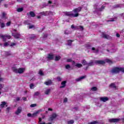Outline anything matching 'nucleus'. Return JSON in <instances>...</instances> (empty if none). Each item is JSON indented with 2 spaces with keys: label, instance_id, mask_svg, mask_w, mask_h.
I'll use <instances>...</instances> for the list:
<instances>
[{
  "label": "nucleus",
  "instance_id": "obj_63",
  "mask_svg": "<svg viewBox=\"0 0 124 124\" xmlns=\"http://www.w3.org/2000/svg\"><path fill=\"white\" fill-rule=\"evenodd\" d=\"M116 36H117V37H120V34L117 33L116 34Z\"/></svg>",
  "mask_w": 124,
  "mask_h": 124
},
{
  "label": "nucleus",
  "instance_id": "obj_17",
  "mask_svg": "<svg viewBox=\"0 0 124 124\" xmlns=\"http://www.w3.org/2000/svg\"><path fill=\"white\" fill-rule=\"evenodd\" d=\"M118 17L114 16L113 18H111L110 20H108V22H114V21H117Z\"/></svg>",
  "mask_w": 124,
  "mask_h": 124
},
{
  "label": "nucleus",
  "instance_id": "obj_25",
  "mask_svg": "<svg viewBox=\"0 0 124 124\" xmlns=\"http://www.w3.org/2000/svg\"><path fill=\"white\" fill-rule=\"evenodd\" d=\"M67 124H74V120H71L68 121Z\"/></svg>",
  "mask_w": 124,
  "mask_h": 124
},
{
  "label": "nucleus",
  "instance_id": "obj_11",
  "mask_svg": "<svg viewBox=\"0 0 124 124\" xmlns=\"http://www.w3.org/2000/svg\"><path fill=\"white\" fill-rule=\"evenodd\" d=\"M41 112H42V109H39L37 110L32 114V117H36V116H37L39 113H41Z\"/></svg>",
  "mask_w": 124,
  "mask_h": 124
},
{
  "label": "nucleus",
  "instance_id": "obj_4",
  "mask_svg": "<svg viewBox=\"0 0 124 124\" xmlns=\"http://www.w3.org/2000/svg\"><path fill=\"white\" fill-rule=\"evenodd\" d=\"M120 71L124 72V68L115 67L111 69L110 72L112 74H117V73H119Z\"/></svg>",
  "mask_w": 124,
  "mask_h": 124
},
{
  "label": "nucleus",
  "instance_id": "obj_21",
  "mask_svg": "<svg viewBox=\"0 0 124 124\" xmlns=\"http://www.w3.org/2000/svg\"><path fill=\"white\" fill-rule=\"evenodd\" d=\"M29 37L31 39H33V38H35V36L34 34H31L29 35Z\"/></svg>",
  "mask_w": 124,
  "mask_h": 124
},
{
  "label": "nucleus",
  "instance_id": "obj_10",
  "mask_svg": "<svg viewBox=\"0 0 124 124\" xmlns=\"http://www.w3.org/2000/svg\"><path fill=\"white\" fill-rule=\"evenodd\" d=\"M102 37H103V38H106V39H111V38H112V37L109 35H107L104 33H102Z\"/></svg>",
  "mask_w": 124,
  "mask_h": 124
},
{
  "label": "nucleus",
  "instance_id": "obj_59",
  "mask_svg": "<svg viewBox=\"0 0 124 124\" xmlns=\"http://www.w3.org/2000/svg\"><path fill=\"white\" fill-rule=\"evenodd\" d=\"M11 24V23L10 22H7V24H6V26H10Z\"/></svg>",
  "mask_w": 124,
  "mask_h": 124
},
{
  "label": "nucleus",
  "instance_id": "obj_44",
  "mask_svg": "<svg viewBox=\"0 0 124 124\" xmlns=\"http://www.w3.org/2000/svg\"><path fill=\"white\" fill-rule=\"evenodd\" d=\"M8 45H9V42H5L4 44V46L5 47L6 46H8Z\"/></svg>",
  "mask_w": 124,
  "mask_h": 124
},
{
  "label": "nucleus",
  "instance_id": "obj_36",
  "mask_svg": "<svg viewBox=\"0 0 124 124\" xmlns=\"http://www.w3.org/2000/svg\"><path fill=\"white\" fill-rule=\"evenodd\" d=\"M61 59V56H56L55 57V61H59Z\"/></svg>",
  "mask_w": 124,
  "mask_h": 124
},
{
  "label": "nucleus",
  "instance_id": "obj_1",
  "mask_svg": "<svg viewBox=\"0 0 124 124\" xmlns=\"http://www.w3.org/2000/svg\"><path fill=\"white\" fill-rule=\"evenodd\" d=\"M82 10V8L81 7H79L78 8L75 9L73 11V12H74V13L76 14H73V13L71 12H66L65 13L66 16H72V17H78V16L79 15V14L78 13V12H80L81 10Z\"/></svg>",
  "mask_w": 124,
  "mask_h": 124
},
{
  "label": "nucleus",
  "instance_id": "obj_54",
  "mask_svg": "<svg viewBox=\"0 0 124 124\" xmlns=\"http://www.w3.org/2000/svg\"><path fill=\"white\" fill-rule=\"evenodd\" d=\"M33 28H34V25H30L29 26V29H33Z\"/></svg>",
  "mask_w": 124,
  "mask_h": 124
},
{
  "label": "nucleus",
  "instance_id": "obj_27",
  "mask_svg": "<svg viewBox=\"0 0 124 124\" xmlns=\"http://www.w3.org/2000/svg\"><path fill=\"white\" fill-rule=\"evenodd\" d=\"M100 124V123L97 121H93L92 122H91L90 123H89L88 124Z\"/></svg>",
  "mask_w": 124,
  "mask_h": 124
},
{
  "label": "nucleus",
  "instance_id": "obj_51",
  "mask_svg": "<svg viewBox=\"0 0 124 124\" xmlns=\"http://www.w3.org/2000/svg\"><path fill=\"white\" fill-rule=\"evenodd\" d=\"M57 80L58 81H62V78L60 77H57Z\"/></svg>",
  "mask_w": 124,
  "mask_h": 124
},
{
  "label": "nucleus",
  "instance_id": "obj_19",
  "mask_svg": "<svg viewBox=\"0 0 124 124\" xmlns=\"http://www.w3.org/2000/svg\"><path fill=\"white\" fill-rule=\"evenodd\" d=\"M45 85L46 86H49V85H51L52 84V81L51 80H48L47 81H46L45 82Z\"/></svg>",
  "mask_w": 124,
  "mask_h": 124
},
{
  "label": "nucleus",
  "instance_id": "obj_53",
  "mask_svg": "<svg viewBox=\"0 0 124 124\" xmlns=\"http://www.w3.org/2000/svg\"><path fill=\"white\" fill-rule=\"evenodd\" d=\"M86 47L87 48V49H91V46L90 45H87L86 46Z\"/></svg>",
  "mask_w": 124,
  "mask_h": 124
},
{
  "label": "nucleus",
  "instance_id": "obj_3",
  "mask_svg": "<svg viewBox=\"0 0 124 124\" xmlns=\"http://www.w3.org/2000/svg\"><path fill=\"white\" fill-rule=\"evenodd\" d=\"M104 63H105V62L103 61H92L88 63L87 65L88 66H92L94 65V64H104Z\"/></svg>",
  "mask_w": 124,
  "mask_h": 124
},
{
  "label": "nucleus",
  "instance_id": "obj_15",
  "mask_svg": "<svg viewBox=\"0 0 124 124\" xmlns=\"http://www.w3.org/2000/svg\"><path fill=\"white\" fill-rule=\"evenodd\" d=\"M46 58L48 60H53L54 59V55L52 54H49Z\"/></svg>",
  "mask_w": 124,
  "mask_h": 124
},
{
  "label": "nucleus",
  "instance_id": "obj_22",
  "mask_svg": "<svg viewBox=\"0 0 124 124\" xmlns=\"http://www.w3.org/2000/svg\"><path fill=\"white\" fill-rule=\"evenodd\" d=\"M50 92H51V89H46L45 92V94H49L50 93Z\"/></svg>",
  "mask_w": 124,
  "mask_h": 124
},
{
  "label": "nucleus",
  "instance_id": "obj_64",
  "mask_svg": "<svg viewBox=\"0 0 124 124\" xmlns=\"http://www.w3.org/2000/svg\"><path fill=\"white\" fill-rule=\"evenodd\" d=\"M48 111H53V109H52V108H48Z\"/></svg>",
  "mask_w": 124,
  "mask_h": 124
},
{
  "label": "nucleus",
  "instance_id": "obj_50",
  "mask_svg": "<svg viewBox=\"0 0 124 124\" xmlns=\"http://www.w3.org/2000/svg\"><path fill=\"white\" fill-rule=\"evenodd\" d=\"M67 62H72V59H67Z\"/></svg>",
  "mask_w": 124,
  "mask_h": 124
},
{
  "label": "nucleus",
  "instance_id": "obj_13",
  "mask_svg": "<svg viewBox=\"0 0 124 124\" xmlns=\"http://www.w3.org/2000/svg\"><path fill=\"white\" fill-rule=\"evenodd\" d=\"M21 112H22V108L21 107H19L17 108L16 111L15 112V114L16 115H19V114H21Z\"/></svg>",
  "mask_w": 124,
  "mask_h": 124
},
{
  "label": "nucleus",
  "instance_id": "obj_8",
  "mask_svg": "<svg viewBox=\"0 0 124 124\" xmlns=\"http://www.w3.org/2000/svg\"><path fill=\"white\" fill-rule=\"evenodd\" d=\"M100 101H103V102H106V101H108L109 100V98L108 97H101L99 98Z\"/></svg>",
  "mask_w": 124,
  "mask_h": 124
},
{
  "label": "nucleus",
  "instance_id": "obj_48",
  "mask_svg": "<svg viewBox=\"0 0 124 124\" xmlns=\"http://www.w3.org/2000/svg\"><path fill=\"white\" fill-rule=\"evenodd\" d=\"M15 45H16V43H12L10 45V46L11 47H13V46H15Z\"/></svg>",
  "mask_w": 124,
  "mask_h": 124
},
{
  "label": "nucleus",
  "instance_id": "obj_29",
  "mask_svg": "<svg viewBox=\"0 0 124 124\" xmlns=\"http://www.w3.org/2000/svg\"><path fill=\"white\" fill-rule=\"evenodd\" d=\"M24 10V9L23 8H19L17 9V12H22Z\"/></svg>",
  "mask_w": 124,
  "mask_h": 124
},
{
  "label": "nucleus",
  "instance_id": "obj_16",
  "mask_svg": "<svg viewBox=\"0 0 124 124\" xmlns=\"http://www.w3.org/2000/svg\"><path fill=\"white\" fill-rule=\"evenodd\" d=\"M85 78H86V76H83L78 78L76 79V81H77V82H79V81H81V80H83V79H85Z\"/></svg>",
  "mask_w": 124,
  "mask_h": 124
},
{
  "label": "nucleus",
  "instance_id": "obj_40",
  "mask_svg": "<svg viewBox=\"0 0 124 124\" xmlns=\"http://www.w3.org/2000/svg\"><path fill=\"white\" fill-rule=\"evenodd\" d=\"M30 89H34V85L32 83L30 84Z\"/></svg>",
  "mask_w": 124,
  "mask_h": 124
},
{
  "label": "nucleus",
  "instance_id": "obj_6",
  "mask_svg": "<svg viewBox=\"0 0 124 124\" xmlns=\"http://www.w3.org/2000/svg\"><path fill=\"white\" fill-rule=\"evenodd\" d=\"M14 32H12V35L15 37V38H20V36H21V35H20V33L16 32V30L14 29L13 30Z\"/></svg>",
  "mask_w": 124,
  "mask_h": 124
},
{
  "label": "nucleus",
  "instance_id": "obj_41",
  "mask_svg": "<svg viewBox=\"0 0 124 124\" xmlns=\"http://www.w3.org/2000/svg\"><path fill=\"white\" fill-rule=\"evenodd\" d=\"M68 43H67V45H71V43H72V40H68L67 41Z\"/></svg>",
  "mask_w": 124,
  "mask_h": 124
},
{
  "label": "nucleus",
  "instance_id": "obj_46",
  "mask_svg": "<svg viewBox=\"0 0 124 124\" xmlns=\"http://www.w3.org/2000/svg\"><path fill=\"white\" fill-rule=\"evenodd\" d=\"M19 100H20V97H17L15 99L16 102H17V101H19Z\"/></svg>",
  "mask_w": 124,
  "mask_h": 124
},
{
  "label": "nucleus",
  "instance_id": "obj_30",
  "mask_svg": "<svg viewBox=\"0 0 124 124\" xmlns=\"http://www.w3.org/2000/svg\"><path fill=\"white\" fill-rule=\"evenodd\" d=\"M97 90V88L95 87H93L91 88V91H92V92H96Z\"/></svg>",
  "mask_w": 124,
  "mask_h": 124
},
{
  "label": "nucleus",
  "instance_id": "obj_37",
  "mask_svg": "<svg viewBox=\"0 0 124 124\" xmlns=\"http://www.w3.org/2000/svg\"><path fill=\"white\" fill-rule=\"evenodd\" d=\"M92 50L93 51H94V53H97L98 52V50H97V49L95 50V48L94 47H92Z\"/></svg>",
  "mask_w": 124,
  "mask_h": 124
},
{
  "label": "nucleus",
  "instance_id": "obj_31",
  "mask_svg": "<svg viewBox=\"0 0 124 124\" xmlns=\"http://www.w3.org/2000/svg\"><path fill=\"white\" fill-rule=\"evenodd\" d=\"M76 66H77V67H78V68H80V67H82V65L81 64L77 63Z\"/></svg>",
  "mask_w": 124,
  "mask_h": 124
},
{
  "label": "nucleus",
  "instance_id": "obj_62",
  "mask_svg": "<svg viewBox=\"0 0 124 124\" xmlns=\"http://www.w3.org/2000/svg\"><path fill=\"white\" fill-rule=\"evenodd\" d=\"M97 106H99V107H100L101 106V104H99V103H98L97 104Z\"/></svg>",
  "mask_w": 124,
  "mask_h": 124
},
{
  "label": "nucleus",
  "instance_id": "obj_57",
  "mask_svg": "<svg viewBox=\"0 0 124 124\" xmlns=\"http://www.w3.org/2000/svg\"><path fill=\"white\" fill-rule=\"evenodd\" d=\"M22 99L24 101H27V98L23 97L22 98Z\"/></svg>",
  "mask_w": 124,
  "mask_h": 124
},
{
  "label": "nucleus",
  "instance_id": "obj_45",
  "mask_svg": "<svg viewBox=\"0 0 124 124\" xmlns=\"http://www.w3.org/2000/svg\"><path fill=\"white\" fill-rule=\"evenodd\" d=\"M36 106H37L36 104H33L31 105L30 107H31V108L36 107Z\"/></svg>",
  "mask_w": 124,
  "mask_h": 124
},
{
  "label": "nucleus",
  "instance_id": "obj_56",
  "mask_svg": "<svg viewBox=\"0 0 124 124\" xmlns=\"http://www.w3.org/2000/svg\"><path fill=\"white\" fill-rule=\"evenodd\" d=\"M27 116H28V117H32V115H31V113H28L27 114Z\"/></svg>",
  "mask_w": 124,
  "mask_h": 124
},
{
  "label": "nucleus",
  "instance_id": "obj_55",
  "mask_svg": "<svg viewBox=\"0 0 124 124\" xmlns=\"http://www.w3.org/2000/svg\"><path fill=\"white\" fill-rule=\"evenodd\" d=\"M42 119H45V114H42Z\"/></svg>",
  "mask_w": 124,
  "mask_h": 124
},
{
  "label": "nucleus",
  "instance_id": "obj_18",
  "mask_svg": "<svg viewBox=\"0 0 124 124\" xmlns=\"http://www.w3.org/2000/svg\"><path fill=\"white\" fill-rule=\"evenodd\" d=\"M65 84H66V81H63V82H62L61 85L62 86H61L60 87V88L62 89V88H64V87H65Z\"/></svg>",
  "mask_w": 124,
  "mask_h": 124
},
{
  "label": "nucleus",
  "instance_id": "obj_9",
  "mask_svg": "<svg viewBox=\"0 0 124 124\" xmlns=\"http://www.w3.org/2000/svg\"><path fill=\"white\" fill-rule=\"evenodd\" d=\"M0 36L3 39V41H6V39H10V38H11V36L10 35H0Z\"/></svg>",
  "mask_w": 124,
  "mask_h": 124
},
{
  "label": "nucleus",
  "instance_id": "obj_23",
  "mask_svg": "<svg viewBox=\"0 0 124 124\" xmlns=\"http://www.w3.org/2000/svg\"><path fill=\"white\" fill-rule=\"evenodd\" d=\"M110 87L111 88H113V89H116L117 88V87L116 86V85H115V83H111L110 85Z\"/></svg>",
  "mask_w": 124,
  "mask_h": 124
},
{
  "label": "nucleus",
  "instance_id": "obj_39",
  "mask_svg": "<svg viewBox=\"0 0 124 124\" xmlns=\"http://www.w3.org/2000/svg\"><path fill=\"white\" fill-rule=\"evenodd\" d=\"M82 64H83V65H86V64L88 65V63H87V61H86L85 60H83Z\"/></svg>",
  "mask_w": 124,
  "mask_h": 124
},
{
  "label": "nucleus",
  "instance_id": "obj_38",
  "mask_svg": "<svg viewBox=\"0 0 124 124\" xmlns=\"http://www.w3.org/2000/svg\"><path fill=\"white\" fill-rule=\"evenodd\" d=\"M106 62H108V63H109V64H111V63H112V62L111 61V60H109V59H107L106 60Z\"/></svg>",
  "mask_w": 124,
  "mask_h": 124
},
{
  "label": "nucleus",
  "instance_id": "obj_24",
  "mask_svg": "<svg viewBox=\"0 0 124 124\" xmlns=\"http://www.w3.org/2000/svg\"><path fill=\"white\" fill-rule=\"evenodd\" d=\"M107 51H108V52H110V53H115V52H116V50L114 49H107Z\"/></svg>",
  "mask_w": 124,
  "mask_h": 124
},
{
  "label": "nucleus",
  "instance_id": "obj_26",
  "mask_svg": "<svg viewBox=\"0 0 124 124\" xmlns=\"http://www.w3.org/2000/svg\"><path fill=\"white\" fill-rule=\"evenodd\" d=\"M64 33L65 34H69L70 33H71V31H69L68 30H66L64 31Z\"/></svg>",
  "mask_w": 124,
  "mask_h": 124
},
{
  "label": "nucleus",
  "instance_id": "obj_35",
  "mask_svg": "<svg viewBox=\"0 0 124 124\" xmlns=\"http://www.w3.org/2000/svg\"><path fill=\"white\" fill-rule=\"evenodd\" d=\"M39 94H40V92H36L34 93V96L39 95Z\"/></svg>",
  "mask_w": 124,
  "mask_h": 124
},
{
  "label": "nucleus",
  "instance_id": "obj_52",
  "mask_svg": "<svg viewBox=\"0 0 124 124\" xmlns=\"http://www.w3.org/2000/svg\"><path fill=\"white\" fill-rule=\"evenodd\" d=\"M39 74H40V75H43V73L42 72V71L40 70L39 72Z\"/></svg>",
  "mask_w": 124,
  "mask_h": 124
},
{
  "label": "nucleus",
  "instance_id": "obj_32",
  "mask_svg": "<svg viewBox=\"0 0 124 124\" xmlns=\"http://www.w3.org/2000/svg\"><path fill=\"white\" fill-rule=\"evenodd\" d=\"M5 54L6 56H11V52H5Z\"/></svg>",
  "mask_w": 124,
  "mask_h": 124
},
{
  "label": "nucleus",
  "instance_id": "obj_7",
  "mask_svg": "<svg viewBox=\"0 0 124 124\" xmlns=\"http://www.w3.org/2000/svg\"><path fill=\"white\" fill-rule=\"evenodd\" d=\"M71 28L72 29V30L79 29L80 31H83L84 30V28H83V26H74V25H72Z\"/></svg>",
  "mask_w": 124,
  "mask_h": 124
},
{
  "label": "nucleus",
  "instance_id": "obj_42",
  "mask_svg": "<svg viewBox=\"0 0 124 124\" xmlns=\"http://www.w3.org/2000/svg\"><path fill=\"white\" fill-rule=\"evenodd\" d=\"M114 7H115V8H117L118 7H122V5H121V4H117V5H115L114 6Z\"/></svg>",
  "mask_w": 124,
  "mask_h": 124
},
{
  "label": "nucleus",
  "instance_id": "obj_2",
  "mask_svg": "<svg viewBox=\"0 0 124 124\" xmlns=\"http://www.w3.org/2000/svg\"><path fill=\"white\" fill-rule=\"evenodd\" d=\"M13 71L15 73H18L19 74H22L26 71V68H19L17 69V68L15 67H13L12 68Z\"/></svg>",
  "mask_w": 124,
  "mask_h": 124
},
{
  "label": "nucleus",
  "instance_id": "obj_60",
  "mask_svg": "<svg viewBox=\"0 0 124 124\" xmlns=\"http://www.w3.org/2000/svg\"><path fill=\"white\" fill-rule=\"evenodd\" d=\"M42 121V118H39V123L41 122Z\"/></svg>",
  "mask_w": 124,
  "mask_h": 124
},
{
  "label": "nucleus",
  "instance_id": "obj_47",
  "mask_svg": "<svg viewBox=\"0 0 124 124\" xmlns=\"http://www.w3.org/2000/svg\"><path fill=\"white\" fill-rule=\"evenodd\" d=\"M65 68L66 69H69V68H70V65H69V64L66 65L65 66Z\"/></svg>",
  "mask_w": 124,
  "mask_h": 124
},
{
  "label": "nucleus",
  "instance_id": "obj_43",
  "mask_svg": "<svg viewBox=\"0 0 124 124\" xmlns=\"http://www.w3.org/2000/svg\"><path fill=\"white\" fill-rule=\"evenodd\" d=\"M0 27L1 28V29H2L3 28H4L5 27V24H4V23H2L0 24Z\"/></svg>",
  "mask_w": 124,
  "mask_h": 124
},
{
  "label": "nucleus",
  "instance_id": "obj_49",
  "mask_svg": "<svg viewBox=\"0 0 124 124\" xmlns=\"http://www.w3.org/2000/svg\"><path fill=\"white\" fill-rule=\"evenodd\" d=\"M4 87V85L3 84H0V91H1V89Z\"/></svg>",
  "mask_w": 124,
  "mask_h": 124
},
{
  "label": "nucleus",
  "instance_id": "obj_20",
  "mask_svg": "<svg viewBox=\"0 0 124 124\" xmlns=\"http://www.w3.org/2000/svg\"><path fill=\"white\" fill-rule=\"evenodd\" d=\"M48 13H49V12H42L40 13V14H41V15H43L44 16H46L48 15Z\"/></svg>",
  "mask_w": 124,
  "mask_h": 124
},
{
  "label": "nucleus",
  "instance_id": "obj_61",
  "mask_svg": "<svg viewBox=\"0 0 124 124\" xmlns=\"http://www.w3.org/2000/svg\"><path fill=\"white\" fill-rule=\"evenodd\" d=\"M2 81H3V79L0 78V82H2Z\"/></svg>",
  "mask_w": 124,
  "mask_h": 124
},
{
  "label": "nucleus",
  "instance_id": "obj_33",
  "mask_svg": "<svg viewBox=\"0 0 124 124\" xmlns=\"http://www.w3.org/2000/svg\"><path fill=\"white\" fill-rule=\"evenodd\" d=\"M30 15H31V17H34L35 16V15L33 12H31L30 13Z\"/></svg>",
  "mask_w": 124,
  "mask_h": 124
},
{
  "label": "nucleus",
  "instance_id": "obj_58",
  "mask_svg": "<svg viewBox=\"0 0 124 124\" xmlns=\"http://www.w3.org/2000/svg\"><path fill=\"white\" fill-rule=\"evenodd\" d=\"M64 102H67V98H65L64 99Z\"/></svg>",
  "mask_w": 124,
  "mask_h": 124
},
{
  "label": "nucleus",
  "instance_id": "obj_12",
  "mask_svg": "<svg viewBox=\"0 0 124 124\" xmlns=\"http://www.w3.org/2000/svg\"><path fill=\"white\" fill-rule=\"evenodd\" d=\"M109 122L110 123H118V122H120V119H109Z\"/></svg>",
  "mask_w": 124,
  "mask_h": 124
},
{
  "label": "nucleus",
  "instance_id": "obj_14",
  "mask_svg": "<svg viewBox=\"0 0 124 124\" xmlns=\"http://www.w3.org/2000/svg\"><path fill=\"white\" fill-rule=\"evenodd\" d=\"M57 115L56 113H53L51 115V116L49 118V120L50 121H53V120H55L56 118L57 117Z\"/></svg>",
  "mask_w": 124,
  "mask_h": 124
},
{
  "label": "nucleus",
  "instance_id": "obj_28",
  "mask_svg": "<svg viewBox=\"0 0 124 124\" xmlns=\"http://www.w3.org/2000/svg\"><path fill=\"white\" fill-rule=\"evenodd\" d=\"M6 104V103H5V102H2L0 104V106L1 107H2V108H3V107L5 106Z\"/></svg>",
  "mask_w": 124,
  "mask_h": 124
},
{
  "label": "nucleus",
  "instance_id": "obj_34",
  "mask_svg": "<svg viewBox=\"0 0 124 124\" xmlns=\"http://www.w3.org/2000/svg\"><path fill=\"white\" fill-rule=\"evenodd\" d=\"M6 14L4 13H2V19H6V16H5Z\"/></svg>",
  "mask_w": 124,
  "mask_h": 124
},
{
  "label": "nucleus",
  "instance_id": "obj_5",
  "mask_svg": "<svg viewBox=\"0 0 124 124\" xmlns=\"http://www.w3.org/2000/svg\"><path fill=\"white\" fill-rule=\"evenodd\" d=\"M94 8L95 9V12H96L97 11H102V10L105 8V7L104 6H102L101 8H99V7H98V5L96 4L94 6Z\"/></svg>",
  "mask_w": 124,
  "mask_h": 124
}]
</instances>
